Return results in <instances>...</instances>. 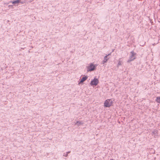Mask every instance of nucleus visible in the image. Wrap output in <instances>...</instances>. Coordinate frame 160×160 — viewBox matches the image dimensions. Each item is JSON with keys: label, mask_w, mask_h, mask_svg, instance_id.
Instances as JSON below:
<instances>
[{"label": "nucleus", "mask_w": 160, "mask_h": 160, "mask_svg": "<svg viewBox=\"0 0 160 160\" xmlns=\"http://www.w3.org/2000/svg\"><path fill=\"white\" fill-rule=\"evenodd\" d=\"M20 0H16L15 1H13L12 2V4H17V3H18L20 2Z\"/></svg>", "instance_id": "423d86ee"}, {"label": "nucleus", "mask_w": 160, "mask_h": 160, "mask_svg": "<svg viewBox=\"0 0 160 160\" xmlns=\"http://www.w3.org/2000/svg\"><path fill=\"white\" fill-rule=\"evenodd\" d=\"M99 83L98 80L96 78H94L93 80H92L90 83V85L91 86H97Z\"/></svg>", "instance_id": "f03ea898"}, {"label": "nucleus", "mask_w": 160, "mask_h": 160, "mask_svg": "<svg viewBox=\"0 0 160 160\" xmlns=\"http://www.w3.org/2000/svg\"><path fill=\"white\" fill-rule=\"evenodd\" d=\"M88 77L86 76H84L82 79H81L80 81L79 82L78 84L80 85L83 82L87 79Z\"/></svg>", "instance_id": "39448f33"}, {"label": "nucleus", "mask_w": 160, "mask_h": 160, "mask_svg": "<svg viewBox=\"0 0 160 160\" xmlns=\"http://www.w3.org/2000/svg\"><path fill=\"white\" fill-rule=\"evenodd\" d=\"M156 101L157 102L160 103V96L157 97Z\"/></svg>", "instance_id": "0eeeda50"}, {"label": "nucleus", "mask_w": 160, "mask_h": 160, "mask_svg": "<svg viewBox=\"0 0 160 160\" xmlns=\"http://www.w3.org/2000/svg\"><path fill=\"white\" fill-rule=\"evenodd\" d=\"M95 66L92 64H91L90 65L88 68V71H91L94 70L95 69Z\"/></svg>", "instance_id": "7ed1b4c3"}, {"label": "nucleus", "mask_w": 160, "mask_h": 160, "mask_svg": "<svg viewBox=\"0 0 160 160\" xmlns=\"http://www.w3.org/2000/svg\"><path fill=\"white\" fill-rule=\"evenodd\" d=\"M107 56H106L105 58H104V61H103V63H104L106 62H107V61L108 60V59H107Z\"/></svg>", "instance_id": "6e6552de"}, {"label": "nucleus", "mask_w": 160, "mask_h": 160, "mask_svg": "<svg viewBox=\"0 0 160 160\" xmlns=\"http://www.w3.org/2000/svg\"><path fill=\"white\" fill-rule=\"evenodd\" d=\"M113 160L111 159V160Z\"/></svg>", "instance_id": "1a4fd4ad"}, {"label": "nucleus", "mask_w": 160, "mask_h": 160, "mask_svg": "<svg viewBox=\"0 0 160 160\" xmlns=\"http://www.w3.org/2000/svg\"><path fill=\"white\" fill-rule=\"evenodd\" d=\"M131 53H132V54L129 60H128V62H131V61L134 60L135 58V54L134 53V52H132Z\"/></svg>", "instance_id": "20e7f679"}, {"label": "nucleus", "mask_w": 160, "mask_h": 160, "mask_svg": "<svg viewBox=\"0 0 160 160\" xmlns=\"http://www.w3.org/2000/svg\"><path fill=\"white\" fill-rule=\"evenodd\" d=\"M113 102L111 99H108L105 100L104 103V106L105 107H109L112 106Z\"/></svg>", "instance_id": "f257e3e1"}]
</instances>
